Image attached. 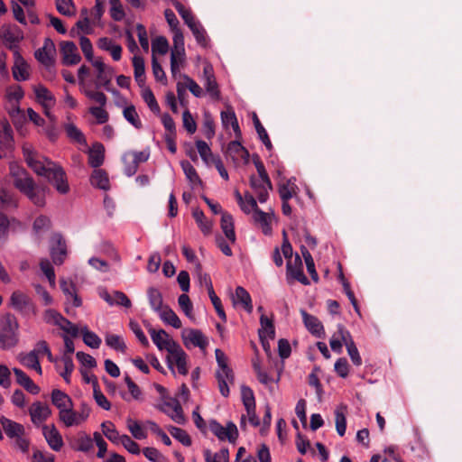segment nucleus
<instances>
[{"label": "nucleus", "mask_w": 462, "mask_h": 462, "mask_svg": "<svg viewBox=\"0 0 462 462\" xmlns=\"http://www.w3.org/2000/svg\"><path fill=\"white\" fill-rule=\"evenodd\" d=\"M23 154L27 165L39 176H43L60 194H67L69 186L64 170L50 159L40 155L27 143L23 146Z\"/></svg>", "instance_id": "f257e3e1"}, {"label": "nucleus", "mask_w": 462, "mask_h": 462, "mask_svg": "<svg viewBox=\"0 0 462 462\" xmlns=\"http://www.w3.org/2000/svg\"><path fill=\"white\" fill-rule=\"evenodd\" d=\"M9 173L14 186L32 203L40 208L45 206L47 186L36 184L30 173L16 162L10 163Z\"/></svg>", "instance_id": "f03ea898"}, {"label": "nucleus", "mask_w": 462, "mask_h": 462, "mask_svg": "<svg viewBox=\"0 0 462 462\" xmlns=\"http://www.w3.org/2000/svg\"><path fill=\"white\" fill-rule=\"evenodd\" d=\"M19 324L14 315L7 313L0 319V347L10 349L19 341Z\"/></svg>", "instance_id": "7ed1b4c3"}, {"label": "nucleus", "mask_w": 462, "mask_h": 462, "mask_svg": "<svg viewBox=\"0 0 462 462\" xmlns=\"http://www.w3.org/2000/svg\"><path fill=\"white\" fill-rule=\"evenodd\" d=\"M209 430L219 440L227 439L230 443H235L238 438L237 427L232 421L227 422L226 426L223 427L216 420H212L209 421Z\"/></svg>", "instance_id": "20e7f679"}, {"label": "nucleus", "mask_w": 462, "mask_h": 462, "mask_svg": "<svg viewBox=\"0 0 462 462\" xmlns=\"http://www.w3.org/2000/svg\"><path fill=\"white\" fill-rule=\"evenodd\" d=\"M45 319L46 322L58 326L61 330L73 337H76L79 335L78 327L56 310H46Z\"/></svg>", "instance_id": "39448f33"}, {"label": "nucleus", "mask_w": 462, "mask_h": 462, "mask_svg": "<svg viewBox=\"0 0 462 462\" xmlns=\"http://www.w3.org/2000/svg\"><path fill=\"white\" fill-rule=\"evenodd\" d=\"M172 349L170 350L167 356V361L170 369L173 370V364L176 365L178 368V372L180 374H188V368H187V355L184 352V350L180 347V346L178 343H171Z\"/></svg>", "instance_id": "423d86ee"}, {"label": "nucleus", "mask_w": 462, "mask_h": 462, "mask_svg": "<svg viewBox=\"0 0 462 462\" xmlns=\"http://www.w3.org/2000/svg\"><path fill=\"white\" fill-rule=\"evenodd\" d=\"M50 253L54 264L60 265L64 263L67 256V245L60 234L56 233L51 236Z\"/></svg>", "instance_id": "0eeeda50"}, {"label": "nucleus", "mask_w": 462, "mask_h": 462, "mask_svg": "<svg viewBox=\"0 0 462 462\" xmlns=\"http://www.w3.org/2000/svg\"><path fill=\"white\" fill-rule=\"evenodd\" d=\"M13 129L7 121L0 122V159L14 149Z\"/></svg>", "instance_id": "6e6552de"}, {"label": "nucleus", "mask_w": 462, "mask_h": 462, "mask_svg": "<svg viewBox=\"0 0 462 462\" xmlns=\"http://www.w3.org/2000/svg\"><path fill=\"white\" fill-rule=\"evenodd\" d=\"M287 272L286 276L288 282H291V280H295L300 282V283L304 285H309L310 281L305 276L303 273V266H302V261L299 254L295 255L294 260H289L287 262Z\"/></svg>", "instance_id": "1a4fd4ad"}, {"label": "nucleus", "mask_w": 462, "mask_h": 462, "mask_svg": "<svg viewBox=\"0 0 462 462\" xmlns=\"http://www.w3.org/2000/svg\"><path fill=\"white\" fill-rule=\"evenodd\" d=\"M10 49L14 51V63L12 68L13 77L16 81H24L29 79V65L20 54L15 46L11 45Z\"/></svg>", "instance_id": "9d476101"}, {"label": "nucleus", "mask_w": 462, "mask_h": 462, "mask_svg": "<svg viewBox=\"0 0 462 462\" xmlns=\"http://www.w3.org/2000/svg\"><path fill=\"white\" fill-rule=\"evenodd\" d=\"M10 301L12 307L23 314L34 313V304L32 300L28 295L20 291L12 293Z\"/></svg>", "instance_id": "9b49d317"}, {"label": "nucleus", "mask_w": 462, "mask_h": 462, "mask_svg": "<svg viewBox=\"0 0 462 462\" xmlns=\"http://www.w3.org/2000/svg\"><path fill=\"white\" fill-rule=\"evenodd\" d=\"M33 91L38 103H40L45 109V115L52 119V116L48 112V109L55 105V97L52 93L43 85L33 87Z\"/></svg>", "instance_id": "f8f14e48"}, {"label": "nucleus", "mask_w": 462, "mask_h": 462, "mask_svg": "<svg viewBox=\"0 0 462 462\" xmlns=\"http://www.w3.org/2000/svg\"><path fill=\"white\" fill-rule=\"evenodd\" d=\"M42 434L50 446L54 451H60L64 445L62 437L54 424L43 425Z\"/></svg>", "instance_id": "ddd939ff"}, {"label": "nucleus", "mask_w": 462, "mask_h": 462, "mask_svg": "<svg viewBox=\"0 0 462 462\" xmlns=\"http://www.w3.org/2000/svg\"><path fill=\"white\" fill-rule=\"evenodd\" d=\"M62 62L67 66L76 65L81 60L78 48L73 42H62L60 44Z\"/></svg>", "instance_id": "4468645a"}, {"label": "nucleus", "mask_w": 462, "mask_h": 462, "mask_svg": "<svg viewBox=\"0 0 462 462\" xmlns=\"http://www.w3.org/2000/svg\"><path fill=\"white\" fill-rule=\"evenodd\" d=\"M300 314L302 316L303 323L306 328L315 337L321 338L324 337V327L319 319L311 314H309L306 310H301Z\"/></svg>", "instance_id": "2eb2a0df"}, {"label": "nucleus", "mask_w": 462, "mask_h": 462, "mask_svg": "<svg viewBox=\"0 0 462 462\" xmlns=\"http://www.w3.org/2000/svg\"><path fill=\"white\" fill-rule=\"evenodd\" d=\"M31 420L34 425L45 421L51 414L50 407L41 402H35L29 409Z\"/></svg>", "instance_id": "dca6fc26"}, {"label": "nucleus", "mask_w": 462, "mask_h": 462, "mask_svg": "<svg viewBox=\"0 0 462 462\" xmlns=\"http://www.w3.org/2000/svg\"><path fill=\"white\" fill-rule=\"evenodd\" d=\"M340 334L352 363L356 366H360L362 365V358L350 332L341 329Z\"/></svg>", "instance_id": "f3484780"}, {"label": "nucleus", "mask_w": 462, "mask_h": 462, "mask_svg": "<svg viewBox=\"0 0 462 462\" xmlns=\"http://www.w3.org/2000/svg\"><path fill=\"white\" fill-rule=\"evenodd\" d=\"M148 331L151 335L152 342L160 350L165 349L169 353L170 350L172 349L171 347V343H176L173 339L170 337L168 333L163 329H160L157 331L154 328H150Z\"/></svg>", "instance_id": "a211bd4d"}, {"label": "nucleus", "mask_w": 462, "mask_h": 462, "mask_svg": "<svg viewBox=\"0 0 462 462\" xmlns=\"http://www.w3.org/2000/svg\"><path fill=\"white\" fill-rule=\"evenodd\" d=\"M54 52V42L51 39L46 38L43 46L35 51L34 56L42 64L50 66L52 63V54Z\"/></svg>", "instance_id": "6ab92c4d"}, {"label": "nucleus", "mask_w": 462, "mask_h": 462, "mask_svg": "<svg viewBox=\"0 0 462 462\" xmlns=\"http://www.w3.org/2000/svg\"><path fill=\"white\" fill-rule=\"evenodd\" d=\"M226 154L234 161L243 160L245 163L249 162V152L245 149L238 140L231 141L226 147Z\"/></svg>", "instance_id": "aec40b11"}, {"label": "nucleus", "mask_w": 462, "mask_h": 462, "mask_svg": "<svg viewBox=\"0 0 462 462\" xmlns=\"http://www.w3.org/2000/svg\"><path fill=\"white\" fill-rule=\"evenodd\" d=\"M203 73L204 78L206 79L205 88L207 92L210 95V97L213 99L218 100L220 98V91L218 89V85L213 74L212 67L206 66L203 69Z\"/></svg>", "instance_id": "412c9836"}, {"label": "nucleus", "mask_w": 462, "mask_h": 462, "mask_svg": "<svg viewBox=\"0 0 462 462\" xmlns=\"http://www.w3.org/2000/svg\"><path fill=\"white\" fill-rule=\"evenodd\" d=\"M0 423L6 436L10 439H14L20 435H24L25 433L24 427L22 424L5 416L1 417Z\"/></svg>", "instance_id": "4be33fe9"}, {"label": "nucleus", "mask_w": 462, "mask_h": 462, "mask_svg": "<svg viewBox=\"0 0 462 462\" xmlns=\"http://www.w3.org/2000/svg\"><path fill=\"white\" fill-rule=\"evenodd\" d=\"M250 186L256 193L259 202L264 203L267 201L269 190L273 189H269L268 185L262 178H256L254 175H252L250 177Z\"/></svg>", "instance_id": "5701e85b"}, {"label": "nucleus", "mask_w": 462, "mask_h": 462, "mask_svg": "<svg viewBox=\"0 0 462 462\" xmlns=\"http://www.w3.org/2000/svg\"><path fill=\"white\" fill-rule=\"evenodd\" d=\"M17 360L20 362L22 365L25 366L26 368L35 370L39 374H42V370L40 364V360L34 352H21L17 356Z\"/></svg>", "instance_id": "b1692460"}, {"label": "nucleus", "mask_w": 462, "mask_h": 462, "mask_svg": "<svg viewBox=\"0 0 462 462\" xmlns=\"http://www.w3.org/2000/svg\"><path fill=\"white\" fill-rule=\"evenodd\" d=\"M13 371L18 384L32 394H38L40 393V387L23 370L14 367Z\"/></svg>", "instance_id": "393cba45"}, {"label": "nucleus", "mask_w": 462, "mask_h": 462, "mask_svg": "<svg viewBox=\"0 0 462 462\" xmlns=\"http://www.w3.org/2000/svg\"><path fill=\"white\" fill-rule=\"evenodd\" d=\"M185 346L188 347V342H190L194 346L200 349H205L208 344L207 337L199 329H189L187 336L183 335Z\"/></svg>", "instance_id": "a878e982"}, {"label": "nucleus", "mask_w": 462, "mask_h": 462, "mask_svg": "<svg viewBox=\"0 0 462 462\" xmlns=\"http://www.w3.org/2000/svg\"><path fill=\"white\" fill-rule=\"evenodd\" d=\"M220 226L226 239L230 243L235 244L236 241V236L235 233L234 220L233 217L229 213H222Z\"/></svg>", "instance_id": "bb28decb"}, {"label": "nucleus", "mask_w": 462, "mask_h": 462, "mask_svg": "<svg viewBox=\"0 0 462 462\" xmlns=\"http://www.w3.org/2000/svg\"><path fill=\"white\" fill-rule=\"evenodd\" d=\"M105 147L100 143L93 144L88 152V163L92 168H98L104 162Z\"/></svg>", "instance_id": "cd10ccee"}, {"label": "nucleus", "mask_w": 462, "mask_h": 462, "mask_svg": "<svg viewBox=\"0 0 462 462\" xmlns=\"http://www.w3.org/2000/svg\"><path fill=\"white\" fill-rule=\"evenodd\" d=\"M235 304H241L243 308L248 312L253 311L252 299L248 291L242 286H237L233 297Z\"/></svg>", "instance_id": "c85d7f7f"}, {"label": "nucleus", "mask_w": 462, "mask_h": 462, "mask_svg": "<svg viewBox=\"0 0 462 462\" xmlns=\"http://www.w3.org/2000/svg\"><path fill=\"white\" fill-rule=\"evenodd\" d=\"M90 182L92 186L103 190H108L110 188L108 174L102 169L94 170Z\"/></svg>", "instance_id": "c756f323"}, {"label": "nucleus", "mask_w": 462, "mask_h": 462, "mask_svg": "<svg viewBox=\"0 0 462 462\" xmlns=\"http://www.w3.org/2000/svg\"><path fill=\"white\" fill-rule=\"evenodd\" d=\"M147 298L151 309L156 313L166 306L163 304L162 294L157 288L149 287L147 290Z\"/></svg>", "instance_id": "7c9ffc66"}, {"label": "nucleus", "mask_w": 462, "mask_h": 462, "mask_svg": "<svg viewBox=\"0 0 462 462\" xmlns=\"http://www.w3.org/2000/svg\"><path fill=\"white\" fill-rule=\"evenodd\" d=\"M51 402L59 409V411L64 410L67 407H73L71 398L64 392L54 389L51 392Z\"/></svg>", "instance_id": "2f4dec72"}, {"label": "nucleus", "mask_w": 462, "mask_h": 462, "mask_svg": "<svg viewBox=\"0 0 462 462\" xmlns=\"http://www.w3.org/2000/svg\"><path fill=\"white\" fill-rule=\"evenodd\" d=\"M298 187L291 179L278 184V192L282 200H289L297 193Z\"/></svg>", "instance_id": "473e14b6"}, {"label": "nucleus", "mask_w": 462, "mask_h": 462, "mask_svg": "<svg viewBox=\"0 0 462 462\" xmlns=\"http://www.w3.org/2000/svg\"><path fill=\"white\" fill-rule=\"evenodd\" d=\"M160 319L166 324L175 328H181V321L177 314L167 305L161 311L157 312Z\"/></svg>", "instance_id": "72a5a7b5"}, {"label": "nucleus", "mask_w": 462, "mask_h": 462, "mask_svg": "<svg viewBox=\"0 0 462 462\" xmlns=\"http://www.w3.org/2000/svg\"><path fill=\"white\" fill-rule=\"evenodd\" d=\"M59 419L66 427H71L79 424L77 411H73V407H67L60 411Z\"/></svg>", "instance_id": "f704fd0d"}, {"label": "nucleus", "mask_w": 462, "mask_h": 462, "mask_svg": "<svg viewBox=\"0 0 462 462\" xmlns=\"http://www.w3.org/2000/svg\"><path fill=\"white\" fill-rule=\"evenodd\" d=\"M192 216L201 232L204 235H209L212 230V223L206 218L204 212L199 208H195Z\"/></svg>", "instance_id": "c9c22d12"}, {"label": "nucleus", "mask_w": 462, "mask_h": 462, "mask_svg": "<svg viewBox=\"0 0 462 462\" xmlns=\"http://www.w3.org/2000/svg\"><path fill=\"white\" fill-rule=\"evenodd\" d=\"M101 429L103 434L111 442L115 444H119L122 440V435L119 434L118 430L116 429L113 422L106 420L101 424Z\"/></svg>", "instance_id": "e433bc0d"}, {"label": "nucleus", "mask_w": 462, "mask_h": 462, "mask_svg": "<svg viewBox=\"0 0 462 462\" xmlns=\"http://www.w3.org/2000/svg\"><path fill=\"white\" fill-rule=\"evenodd\" d=\"M188 27L192 32L197 42L202 47H207V45H208L207 32H206L205 29L203 28V26L200 24V23L195 20L190 24H189Z\"/></svg>", "instance_id": "4c0bfd02"}, {"label": "nucleus", "mask_w": 462, "mask_h": 462, "mask_svg": "<svg viewBox=\"0 0 462 462\" xmlns=\"http://www.w3.org/2000/svg\"><path fill=\"white\" fill-rule=\"evenodd\" d=\"M93 386V396L98 406L103 408L106 411L110 410L111 404L106 399V397L103 394V393L99 389L98 382L96 376L93 377L92 381Z\"/></svg>", "instance_id": "58836bf2"}, {"label": "nucleus", "mask_w": 462, "mask_h": 462, "mask_svg": "<svg viewBox=\"0 0 462 462\" xmlns=\"http://www.w3.org/2000/svg\"><path fill=\"white\" fill-rule=\"evenodd\" d=\"M84 343L91 348H98L102 343L101 338L90 331L87 326L80 329Z\"/></svg>", "instance_id": "ea45409f"}, {"label": "nucleus", "mask_w": 462, "mask_h": 462, "mask_svg": "<svg viewBox=\"0 0 462 462\" xmlns=\"http://www.w3.org/2000/svg\"><path fill=\"white\" fill-rule=\"evenodd\" d=\"M253 122H254V127H255V130L257 132L259 138L261 139L263 143L265 145V147L269 151H271L273 149V144L271 143L269 135H268L265 128L261 124V122L255 113H254V115H253Z\"/></svg>", "instance_id": "a19ab883"}, {"label": "nucleus", "mask_w": 462, "mask_h": 462, "mask_svg": "<svg viewBox=\"0 0 462 462\" xmlns=\"http://www.w3.org/2000/svg\"><path fill=\"white\" fill-rule=\"evenodd\" d=\"M123 115L125 120L129 122L134 128L141 129L143 127V124L134 106L130 105L125 107Z\"/></svg>", "instance_id": "79ce46f5"}, {"label": "nucleus", "mask_w": 462, "mask_h": 462, "mask_svg": "<svg viewBox=\"0 0 462 462\" xmlns=\"http://www.w3.org/2000/svg\"><path fill=\"white\" fill-rule=\"evenodd\" d=\"M253 218L256 223L261 224L263 231L265 235L269 234V232L271 231L270 224L272 219L270 214L265 213L260 208H258L253 213Z\"/></svg>", "instance_id": "37998d69"}, {"label": "nucleus", "mask_w": 462, "mask_h": 462, "mask_svg": "<svg viewBox=\"0 0 462 462\" xmlns=\"http://www.w3.org/2000/svg\"><path fill=\"white\" fill-rule=\"evenodd\" d=\"M260 324L261 328H259L258 333L262 332L266 337H268L269 338L273 339L275 337V329L273 320L264 314H262L260 317Z\"/></svg>", "instance_id": "c03bdc74"}, {"label": "nucleus", "mask_w": 462, "mask_h": 462, "mask_svg": "<svg viewBox=\"0 0 462 462\" xmlns=\"http://www.w3.org/2000/svg\"><path fill=\"white\" fill-rule=\"evenodd\" d=\"M168 430L171 433V435L180 441L182 445L186 447H189L192 443L191 439L189 435L182 429L175 427V426H169Z\"/></svg>", "instance_id": "a18cd8bd"}, {"label": "nucleus", "mask_w": 462, "mask_h": 462, "mask_svg": "<svg viewBox=\"0 0 462 462\" xmlns=\"http://www.w3.org/2000/svg\"><path fill=\"white\" fill-rule=\"evenodd\" d=\"M181 168L186 175V178L192 185L202 184L199 176L197 173L196 169L188 161L181 162Z\"/></svg>", "instance_id": "49530a36"}, {"label": "nucleus", "mask_w": 462, "mask_h": 462, "mask_svg": "<svg viewBox=\"0 0 462 462\" xmlns=\"http://www.w3.org/2000/svg\"><path fill=\"white\" fill-rule=\"evenodd\" d=\"M113 75L114 69L112 67H109L105 71L97 73V82L96 83L97 88L104 87L106 90L111 91L110 85Z\"/></svg>", "instance_id": "de8ad7c7"}, {"label": "nucleus", "mask_w": 462, "mask_h": 462, "mask_svg": "<svg viewBox=\"0 0 462 462\" xmlns=\"http://www.w3.org/2000/svg\"><path fill=\"white\" fill-rule=\"evenodd\" d=\"M196 147L198 152L201 157V159L207 163H211L213 162V158H217L218 156H215L208 143L202 140H198L196 142Z\"/></svg>", "instance_id": "09e8293b"}, {"label": "nucleus", "mask_w": 462, "mask_h": 462, "mask_svg": "<svg viewBox=\"0 0 462 462\" xmlns=\"http://www.w3.org/2000/svg\"><path fill=\"white\" fill-rule=\"evenodd\" d=\"M106 344L111 348L125 353L126 349V346L123 338L115 334H106Z\"/></svg>", "instance_id": "8fccbe9b"}, {"label": "nucleus", "mask_w": 462, "mask_h": 462, "mask_svg": "<svg viewBox=\"0 0 462 462\" xmlns=\"http://www.w3.org/2000/svg\"><path fill=\"white\" fill-rule=\"evenodd\" d=\"M127 429L133 435V437L136 439H144L147 438V433L142 425L132 419L127 420Z\"/></svg>", "instance_id": "3c124183"}, {"label": "nucleus", "mask_w": 462, "mask_h": 462, "mask_svg": "<svg viewBox=\"0 0 462 462\" xmlns=\"http://www.w3.org/2000/svg\"><path fill=\"white\" fill-rule=\"evenodd\" d=\"M142 97L149 106V108L153 112L158 114L160 112V106L159 104L152 93V91L146 88L142 92Z\"/></svg>", "instance_id": "603ef678"}, {"label": "nucleus", "mask_w": 462, "mask_h": 462, "mask_svg": "<svg viewBox=\"0 0 462 462\" xmlns=\"http://www.w3.org/2000/svg\"><path fill=\"white\" fill-rule=\"evenodd\" d=\"M122 161L124 162L125 174L128 177L134 175L138 170L139 165L137 164L136 161L131 159V156H128V152L123 155Z\"/></svg>", "instance_id": "864d4df0"}, {"label": "nucleus", "mask_w": 462, "mask_h": 462, "mask_svg": "<svg viewBox=\"0 0 462 462\" xmlns=\"http://www.w3.org/2000/svg\"><path fill=\"white\" fill-rule=\"evenodd\" d=\"M40 268L45 274L51 287L55 286V273L54 269L48 259H42L40 262Z\"/></svg>", "instance_id": "5fc2aeb1"}, {"label": "nucleus", "mask_w": 462, "mask_h": 462, "mask_svg": "<svg viewBox=\"0 0 462 462\" xmlns=\"http://www.w3.org/2000/svg\"><path fill=\"white\" fill-rule=\"evenodd\" d=\"M169 49V43L165 37L160 36L154 39L152 42V55L159 53L164 55L167 53Z\"/></svg>", "instance_id": "6e6d98bb"}, {"label": "nucleus", "mask_w": 462, "mask_h": 462, "mask_svg": "<svg viewBox=\"0 0 462 462\" xmlns=\"http://www.w3.org/2000/svg\"><path fill=\"white\" fill-rule=\"evenodd\" d=\"M253 162L257 170L259 177L262 178L263 180L265 181V183L268 185L269 189H273L272 181L265 171L264 165L257 154L253 155Z\"/></svg>", "instance_id": "4d7b16f0"}, {"label": "nucleus", "mask_w": 462, "mask_h": 462, "mask_svg": "<svg viewBox=\"0 0 462 462\" xmlns=\"http://www.w3.org/2000/svg\"><path fill=\"white\" fill-rule=\"evenodd\" d=\"M342 330H346L344 326L342 325H338L337 326V331L336 333H334V335L332 336L330 341H329V345H330V347L331 349L336 352V353H338L340 354L342 352V346L344 344V341L341 337V334H340V331Z\"/></svg>", "instance_id": "13d9d810"}, {"label": "nucleus", "mask_w": 462, "mask_h": 462, "mask_svg": "<svg viewBox=\"0 0 462 462\" xmlns=\"http://www.w3.org/2000/svg\"><path fill=\"white\" fill-rule=\"evenodd\" d=\"M178 303H179V306L181 309V310L185 313V315L188 318L192 319L193 318V314H192L193 305H192V302H191L189 297L186 294V292L180 295V297L178 299Z\"/></svg>", "instance_id": "bf43d9fd"}, {"label": "nucleus", "mask_w": 462, "mask_h": 462, "mask_svg": "<svg viewBox=\"0 0 462 462\" xmlns=\"http://www.w3.org/2000/svg\"><path fill=\"white\" fill-rule=\"evenodd\" d=\"M173 6L175 7L179 14L181 16L187 26L196 20L191 11L187 9L180 2H174Z\"/></svg>", "instance_id": "052dcab7"}, {"label": "nucleus", "mask_w": 462, "mask_h": 462, "mask_svg": "<svg viewBox=\"0 0 462 462\" xmlns=\"http://www.w3.org/2000/svg\"><path fill=\"white\" fill-rule=\"evenodd\" d=\"M62 362L64 364V371L60 373V376L69 383L70 382V375L74 370L73 360L70 356L64 355Z\"/></svg>", "instance_id": "680f3d73"}, {"label": "nucleus", "mask_w": 462, "mask_h": 462, "mask_svg": "<svg viewBox=\"0 0 462 462\" xmlns=\"http://www.w3.org/2000/svg\"><path fill=\"white\" fill-rule=\"evenodd\" d=\"M56 8L60 14L71 16L73 14L74 5L72 0H57Z\"/></svg>", "instance_id": "e2e57ef3"}, {"label": "nucleus", "mask_w": 462, "mask_h": 462, "mask_svg": "<svg viewBox=\"0 0 462 462\" xmlns=\"http://www.w3.org/2000/svg\"><path fill=\"white\" fill-rule=\"evenodd\" d=\"M110 14L115 21H121L125 17V12L120 0H109Z\"/></svg>", "instance_id": "0e129e2a"}, {"label": "nucleus", "mask_w": 462, "mask_h": 462, "mask_svg": "<svg viewBox=\"0 0 462 462\" xmlns=\"http://www.w3.org/2000/svg\"><path fill=\"white\" fill-rule=\"evenodd\" d=\"M336 430L339 436L343 437L346 430V420L343 411L338 409L335 411Z\"/></svg>", "instance_id": "69168bd1"}, {"label": "nucleus", "mask_w": 462, "mask_h": 462, "mask_svg": "<svg viewBox=\"0 0 462 462\" xmlns=\"http://www.w3.org/2000/svg\"><path fill=\"white\" fill-rule=\"evenodd\" d=\"M0 202L4 208L17 207V200L14 195L5 189L0 190Z\"/></svg>", "instance_id": "338daca9"}, {"label": "nucleus", "mask_w": 462, "mask_h": 462, "mask_svg": "<svg viewBox=\"0 0 462 462\" xmlns=\"http://www.w3.org/2000/svg\"><path fill=\"white\" fill-rule=\"evenodd\" d=\"M242 401L245 408L255 406V399L253 390L248 386H242L241 388Z\"/></svg>", "instance_id": "774afa93"}]
</instances>
